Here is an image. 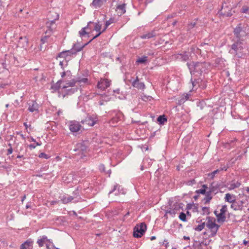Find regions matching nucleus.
<instances>
[{"instance_id": "nucleus-30", "label": "nucleus", "mask_w": 249, "mask_h": 249, "mask_svg": "<svg viewBox=\"0 0 249 249\" xmlns=\"http://www.w3.org/2000/svg\"><path fill=\"white\" fill-rule=\"evenodd\" d=\"M205 196L203 199L204 203V204H207L210 203L211 200L213 198V196H212V194H210L208 191L206 193Z\"/></svg>"}, {"instance_id": "nucleus-28", "label": "nucleus", "mask_w": 249, "mask_h": 249, "mask_svg": "<svg viewBox=\"0 0 249 249\" xmlns=\"http://www.w3.org/2000/svg\"><path fill=\"white\" fill-rule=\"evenodd\" d=\"M63 89H66V94H71L77 91L78 88L77 86L76 85L74 87H69L67 88Z\"/></svg>"}, {"instance_id": "nucleus-31", "label": "nucleus", "mask_w": 249, "mask_h": 249, "mask_svg": "<svg viewBox=\"0 0 249 249\" xmlns=\"http://www.w3.org/2000/svg\"><path fill=\"white\" fill-rule=\"evenodd\" d=\"M240 182L238 181L232 182L231 183L229 184V186L228 187V189L230 190H231L235 188H238L240 186Z\"/></svg>"}, {"instance_id": "nucleus-10", "label": "nucleus", "mask_w": 249, "mask_h": 249, "mask_svg": "<svg viewBox=\"0 0 249 249\" xmlns=\"http://www.w3.org/2000/svg\"><path fill=\"white\" fill-rule=\"evenodd\" d=\"M5 61L4 64L6 65L7 63L9 65L18 66V62L17 58L13 54L6 55Z\"/></svg>"}, {"instance_id": "nucleus-15", "label": "nucleus", "mask_w": 249, "mask_h": 249, "mask_svg": "<svg viewBox=\"0 0 249 249\" xmlns=\"http://www.w3.org/2000/svg\"><path fill=\"white\" fill-rule=\"evenodd\" d=\"M242 49V47L241 43L238 41L233 43L231 47V49L230 50V53H231L237 55L238 52Z\"/></svg>"}, {"instance_id": "nucleus-1", "label": "nucleus", "mask_w": 249, "mask_h": 249, "mask_svg": "<svg viewBox=\"0 0 249 249\" xmlns=\"http://www.w3.org/2000/svg\"><path fill=\"white\" fill-rule=\"evenodd\" d=\"M187 66L192 76L193 75L200 76L203 71H205L207 64L205 62L192 61L188 62Z\"/></svg>"}, {"instance_id": "nucleus-23", "label": "nucleus", "mask_w": 249, "mask_h": 249, "mask_svg": "<svg viewBox=\"0 0 249 249\" xmlns=\"http://www.w3.org/2000/svg\"><path fill=\"white\" fill-rule=\"evenodd\" d=\"M33 241L31 239H28L21 244L20 249H32Z\"/></svg>"}, {"instance_id": "nucleus-2", "label": "nucleus", "mask_w": 249, "mask_h": 249, "mask_svg": "<svg viewBox=\"0 0 249 249\" xmlns=\"http://www.w3.org/2000/svg\"><path fill=\"white\" fill-rule=\"evenodd\" d=\"M233 34L238 41L242 37L249 36V25L246 22L238 24L234 29Z\"/></svg>"}, {"instance_id": "nucleus-22", "label": "nucleus", "mask_w": 249, "mask_h": 249, "mask_svg": "<svg viewBox=\"0 0 249 249\" xmlns=\"http://www.w3.org/2000/svg\"><path fill=\"white\" fill-rule=\"evenodd\" d=\"M156 33L155 31L153 30L151 32H146L143 35L140 36V38L143 39H150L152 37L156 36Z\"/></svg>"}, {"instance_id": "nucleus-60", "label": "nucleus", "mask_w": 249, "mask_h": 249, "mask_svg": "<svg viewBox=\"0 0 249 249\" xmlns=\"http://www.w3.org/2000/svg\"><path fill=\"white\" fill-rule=\"evenodd\" d=\"M218 169L220 170V171H222V170L226 171L227 169V168L226 166H224L223 167L220 168V169Z\"/></svg>"}, {"instance_id": "nucleus-17", "label": "nucleus", "mask_w": 249, "mask_h": 249, "mask_svg": "<svg viewBox=\"0 0 249 249\" xmlns=\"http://www.w3.org/2000/svg\"><path fill=\"white\" fill-rule=\"evenodd\" d=\"M28 110L31 112L34 111H38L39 108V105L35 101H31L28 103Z\"/></svg>"}, {"instance_id": "nucleus-43", "label": "nucleus", "mask_w": 249, "mask_h": 249, "mask_svg": "<svg viewBox=\"0 0 249 249\" xmlns=\"http://www.w3.org/2000/svg\"><path fill=\"white\" fill-rule=\"evenodd\" d=\"M220 171V170L217 169L212 172V173L209 174L208 176L212 179H213L217 173H218Z\"/></svg>"}, {"instance_id": "nucleus-56", "label": "nucleus", "mask_w": 249, "mask_h": 249, "mask_svg": "<svg viewBox=\"0 0 249 249\" xmlns=\"http://www.w3.org/2000/svg\"><path fill=\"white\" fill-rule=\"evenodd\" d=\"M201 86L200 87L202 89H204L206 87L205 81L202 80V82L200 83Z\"/></svg>"}, {"instance_id": "nucleus-5", "label": "nucleus", "mask_w": 249, "mask_h": 249, "mask_svg": "<svg viewBox=\"0 0 249 249\" xmlns=\"http://www.w3.org/2000/svg\"><path fill=\"white\" fill-rule=\"evenodd\" d=\"M73 196L69 195H64L61 197L60 201L63 204H67L70 202H72L77 203L79 201V196L77 190L73 192Z\"/></svg>"}, {"instance_id": "nucleus-26", "label": "nucleus", "mask_w": 249, "mask_h": 249, "mask_svg": "<svg viewBox=\"0 0 249 249\" xmlns=\"http://www.w3.org/2000/svg\"><path fill=\"white\" fill-rule=\"evenodd\" d=\"M242 203L243 202H241V204H239V203L237 202H236L235 201L232 203V204L231 205V207L235 211H241L243 209Z\"/></svg>"}, {"instance_id": "nucleus-53", "label": "nucleus", "mask_w": 249, "mask_h": 249, "mask_svg": "<svg viewBox=\"0 0 249 249\" xmlns=\"http://www.w3.org/2000/svg\"><path fill=\"white\" fill-rule=\"evenodd\" d=\"M189 95L188 94H184L181 97L182 99H184V102L187 101L189 99Z\"/></svg>"}, {"instance_id": "nucleus-40", "label": "nucleus", "mask_w": 249, "mask_h": 249, "mask_svg": "<svg viewBox=\"0 0 249 249\" xmlns=\"http://www.w3.org/2000/svg\"><path fill=\"white\" fill-rule=\"evenodd\" d=\"M241 12L249 14V7L247 6H243L241 9Z\"/></svg>"}, {"instance_id": "nucleus-8", "label": "nucleus", "mask_w": 249, "mask_h": 249, "mask_svg": "<svg viewBox=\"0 0 249 249\" xmlns=\"http://www.w3.org/2000/svg\"><path fill=\"white\" fill-rule=\"evenodd\" d=\"M98 120L96 116L88 115L86 118L82 120L81 123L82 124H87L89 126H93L98 122Z\"/></svg>"}, {"instance_id": "nucleus-51", "label": "nucleus", "mask_w": 249, "mask_h": 249, "mask_svg": "<svg viewBox=\"0 0 249 249\" xmlns=\"http://www.w3.org/2000/svg\"><path fill=\"white\" fill-rule=\"evenodd\" d=\"M23 150V146L22 144H21L19 147L18 146L17 147L16 149V152H18V153H20Z\"/></svg>"}, {"instance_id": "nucleus-35", "label": "nucleus", "mask_w": 249, "mask_h": 249, "mask_svg": "<svg viewBox=\"0 0 249 249\" xmlns=\"http://www.w3.org/2000/svg\"><path fill=\"white\" fill-rule=\"evenodd\" d=\"M117 9L118 10H120V13L121 15L124 14L126 12L125 4L124 3L122 4L118 5L117 6Z\"/></svg>"}, {"instance_id": "nucleus-47", "label": "nucleus", "mask_w": 249, "mask_h": 249, "mask_svg": "<svg viewBox=\"0 0 249 249\" xmlns=\"http://www.w3.org/2000/svg\"><path fill=\"white\" fill-rule=\"evenodd\" d=\"M227 211V207L226 205H223L220 209V213L225 215L226 212Z\"/></svg>"}, {"instance_id": "nucleus-12", "label": "nucleus", "mask_w": 249, "mask_h": 249, "mask_svg": "<svg viewBox=\"0 0 249 249\" xmlns=\"http://www.w3.org/2000/svg\"><path fill=\"white\" fill-rule=\"evenodd\" d=\"M81 125L79 122L73 121H71L69 124V129L72 132H77L80 130Z\"/></svg>"}, {"instance_id": "nucleus-4", "label": "nucleus", "mask_w": 249, "mask_h": 249, "mask_svg": "<svg viewBox=\"0 0 249 249\" xmlns=\"http://www.w3.org/2000/svg\"><path fill=\"white\" fill-rule=\"evenodd\" d=\"M59 15H56V18L54 19L50 20L46 23L47 27L49 28L48 30L45 32L46 35L42 37L41 39V41L42 44L47 42V40L51 34L53 33V30L54 28V21L58 18Z\"/></svg>"}, {"instance_id": "nucleus-49", "label": "nucleus", "mask_w": 249, "mask_h": 249, "mask_svg": "<svg viewBox=\"0 0 249 249\" xmlns=\"http://www.w3.org/2000/svg\"><path fill=\"white\" fill-rule=\"evenodd\" d=\"M38 157L39 158H43V159H48L49 157L48 156V155L46 154L45 153H41Z\"/></svg>"}, {"instance_id": "nucleus-9", "label": "nucleus", "mask_w": 249, "mask_h": 249, "mask_svg": "<svg viewBox=\"0 0 249 249\" xmlns=\"http://www.w3.org/2000/svg\"><path fill=\"white\" fill-rule=\"evenodd\" d=\"M88 79L87 78H78L76 80L72 79L71 81L69 82H67L66 83V85L63 86V89L67 88L69 87H74L76 86V84H80L81 83H86L88 82Z\"/></svg>"}, {"instance_id": "nucleus-48", "label": "nucleus", "mask_w": 249, "mask_h": 249, "mask_svg": "<svg viewBox=\"0 0 249 249\" xmlns=\"http://www.w3.org/2000/svg\"><path fill=\"white\" fill-rule=\"evenodd\" d=\"M142 99L143 101H147L148 100L150 101L152 99V97L150 96L144 95L142 96Z\"/></svg>"}, {"instance_id": "nucleus-27", "label": "nucleus", "mask_w": 249, "mask_h": 249, "mask_svg": "<svg viewBox=\"0 0 249 249\" xmlns=\"http://www.w3.org/2000/svg\"><path fill=\"white\" fill-rule=\"evenodd\" d=\"M132 85L133 87L139 89H144L145 88V85L143 82H138L136 83V81H133Z\"/></svg>"}, {"instance_id": "nucleus-39", "label": "nucleus", "mask_w": 249, "mask_h": 249, "mask_svg": "<svg viewBox=\"0 0 249 249\" xmlns=\"http://www.w3.org/2000/svg\"><path fill=\"white\" fill-rule=\"evenodd\" d=\"M94 25V30L96 32H102L101 31L102 28V24L99 22L94 23L92 24Z\"/></svg>"}, {"instance_id": "nucleus-19", "label": "nucleus", "mask_w": 249, "mask_h": 249, "mask_svg": "<svg viewBox=\"0 0 249 249\" xmlns=\"http://www.w3.org/2000/svg\"><path fill=\"white\" fill-rule=\"evenodd\" d=\"M72 51L73 50L71 49L63 51L58 53L57 57L66 59L67 57L68 56H71L73 55H75V52H73Z\"/></svg>"}, {"instance_id": "nucleus-41", "label": "nucleus", "mask_w": 249, "mask_h": 249, "mask_svg": "<svg viewBox=\"0 0 249 249\" xmlns=\"http://www.w3.org/2000/svg\"><path fill=\"white\" fill-rule=\"evenodd\" d=\"M149 159L147 158H144L142 161V164L141 165V170H143L144 168H147L146 165H145V163L146 162H148L149 161Z\"/></svg>"}, {"instance_id": "nucleus-44", "label": "nucleus", "mask_w": 249, "mask_h": 249, "mask_svg": "<svg viewBox=\"0 0 249 249\" xmlns=\"http://www.w3.org/2000/svg\"><path fill=\"white\" fill-rule=\"evenodd\" d=\"M179 218L182 221L185 222L186 221V216L185 213H184L183 212H181L179 215Z\"/></svg>"}, {"instance_id": "nucleus-63", "label": "nucleus", "mask_w": 249, "mask_h": 249, "mask_svg": "<svg viewBox=\"0 0 249 249\" xmlns=\"http://www.w3.org/2000/svg\"><path fill=\"white\" fill-rule=\"evenodd\" d=\"M59 65L61 66V68L63 69V61H60L59 62Z\"/></svg>"}, {"instance_id": "nucleus-29", "label": "nucleus", "mask_w": 249, "mask_h": 249, "mask_svg": "<svg viewBox=\"0 0 249 249\" xmlns=\"http://www.w3.org/2000/svg\"><path fill=\"white\" fill-rule=\"evenodd\" d=\"M225 201L232 203L235 200V196L229 193H227L225 195Z\"/></svg>"}, {"instance_id": "nucleus-7", "label": "nucleus", "mask_w": 249, "mask_h": 249, "mask_svg": "<svg viewBox=\"0 0 249 249\" xmlns=\"http://www.w3.org/2000/svg\"><path fill=\"white\" fill-rule=\"evenodd\" d=\"M146 225L144 223H141L134 229L133 236L135 238H140L145 233L146 230Z\"/></svg>"}, {"instance_id": "nucleus-46", "label": "nucleus", "mask_w": 249, "mask_h": 249, "mask_svg": "<svg viewBox=\"0 0 249 249\" xmlns=\"http://www.w3.org/2000/svg\"><path fill=\"white\" fill-rule=\"evenodd\" d=\"M206 191L205 190V189H198V190H196V193L197 194H202V195H205L206 193Z\"/></svg>"}, {"instance_id": "nucleus-20", "label": "nucleus", "mask_w": 249, "mask_h": 249, "mask_svg": "<svg viewBox=\"0 0 249 249\" xmlns=\"http://www.w3.org/2000/svg\"><path fill=\"white\" fill-rule=\"evenodd\" d=\"M190 55L191 54L190 52L185 51L178 54L177 58L181 61H186L189 59Z\"/></svg>"}, {"instance_id": "nucleus-14", "label": "nucleus", "mask_w": 249, "mask_h": 249, "mask_svg": "<svg viewBox=\"0 0 249 249\" xmlns=\"http://www.w3.org/2000/svg\"><path fill=\"white\" fill-rule=\"evenodd\" d=\"M67 82L65 79L59 80L56 83L52 85L51 89H52L53 91H56L59 90L61 87L63 89V86L66 85Z\"/></svg>"}, {"instance_id": "nucleus-33", "label": "nucleus", "mask_w": 249, "mask_h": 249, "mask_svg": "<svg viewBox=\"0 0 249 249\" xmlns=\"http://www.w3.org/2000/svg\"><path fill=\"white\" fill-rule=\"evenodd\" d=\"M217 221L219 223H223L226 220V216L225 214L219 213L216 215Z\"/></svg>"}, {"instance_id": "nucleus-45", "label": "nucleus", "mask_w": 249, "mask_h": 249, "mask_svg": "<svg viewBox=\"0 0 249 249\" xmlns=\"http://www.w3.org/2000/svg\"><path fill=\"white\" fill-rule=\"evenodd\" d=\"M106 30V28H104L103 29V31H102V32H98V33L95 36H94L91 40H90L88 42V43H89L90 42H91L93 39L96 38L97 37H98V36H100V35L103 33Z\"/></svg>"}, {"instance_id": "nucleus-21", "label": "nucleus", "mask_w": 249, "mask_h": 249, "mask_svg": "<svg viewBox=\"0 0 249 249\" xmlns=\"http://www.w3.org/2000/svg\"><path fill=\"white\" fill-rule=\"evenodd\" d=\"M88 44L87 43L84 45H81L79 43H75L73 45L71 49L73 50L72 52H75L76 55L77 52L81 51Z\"/></svg>"}, {"instance_id": "nucleus-38", "label": "nucleus", "mask_w": 249, "mask_h": 249, "mask_svg": "<svg viewBox=\"0 0 249 249\" xmlns=\"http://www.w3.org/2000/svg\"><path fill=\"white\" fill-rule=\"evenodd\" d=\"M147 56H142L141 57H139L136 61V63L138 64H144L147 61Z\"/></svg>"}, {"instance_id": "nucleus-24", "label": "nucleus", "mask_w": 249, "mask_h": 249, "mask_svg": "<svg viewBox=\"0 0 249 249\" xmlns=\"http://www.w3.org/2000/svg\"><path fill=\"white\" fill-rule=\"evenodd\" d=\"M120 186L116 184L113 187V189L109 192V195L114 193L115 195H119L120 194H124L123 191L120 189Z\"/></svg>"}, {"instance_id": "nucleus-3", "label": "nucleus", "mask_w": 249, "mask_h": 249, "mask_svg": "<svg viewBox=\"0 0 249 249\" xmlns=\"http://www.w3.org/2000/svg\"><path fill=\"white\" fill-rule=\"evenodd\" d=\"M207 222L206 223L207 227L210 230L211 237H214L217 233V232L220 227V226L216 224L214 218L208 216L206 218Z\"/></svg>"}, {"instance_id": "nucleus-34", "label": "nucleus", "mask_w": 249, "mask_h": 249, "mask_svg": "<svg viewBox=\"0 0 249 249\" xmlns=\"http://www.w3.org/2000/svg\"><path fill=\"white\" fill-rule=\"evenodd\" d=\"M197 222L200 223L201 224L195 228L194 230L197 231H200L204 229L206 224L204 222H202V220H200V221H198Z\"/></svg>"}, {"instance_id": "nucleus-64", "label": "nucleus", "mask_w": 249, "mask_h": 249, "mask_svg": "<svg viewBox=\"0 0 249 249\" xmlns=\"http://www.w3.org/2000/svg\"><path fill=\"white\" fill-rule=\"evenodd\" d=\"M119 117H119V116H118V117H117L116 118H113V119H112V120H113V121L117 122V121H118V120H119Z\"/></svg>"}, {"instance_id": "nucleus-54", "label": "nucleus", "mask_w": 249, "mask_h": 249, "mask_svg": "<svg viewBox=\"0 0 249 249\" xmlns=\"http://www.w3.org/2000/svg\"><path fill=\"white\" fill-rule=\"evenodd\" d=\"M196 25V22L190 23L188 26V29H191L194 28Z\"/></svg>"}, {"instance_id": "nucleus-50", "label": "nucleus", "mask_w": 249, "mask_h": 249, "mask_svg": "<svg viewBox=\"0 0 249 249\" xmlns=\"http://www.w3.org/2000/svg\"><path fill=\"white\" fill-rule=\"evenodd\" d=\"M99 169L102 172H106L105 165L103 164H101L99 165Z\"/></svg>"}, {"instance_id": "nucleus-42", "label": "nucleus", "mask_w": 249, "mask_h": 249, "mask_svg": "<svg viewBox=\"0 0 249 249\" xmlns=\"http://www.w3.org/2000/svg\"><path fill=\"white\" fill-rule=\"evenodd\" d=\"M202 214L203 215L209 214L210 213V210H209V207H203L202 208Z\"/></svg>"}, {"instance_id": "nucleus-16", "label": "nucleus", "mask_w": 249, "mask_h": 249, "mask_svg": "<svg viewBox=\"0 0 249 249\" xmlns=\"http://www.w3.org/2000/svg\"><path fill=\"white\" fill-rule=\"evenodd\" d=\"M198 76L193 75L192 76L191 78V82L192 84L193 88H197L198 87H200V83L202 82V79L200 77L197 78Z\"/></svg>"}, {"instance_id": "nucleus-18", "label": "nucleus", "mask_w": 249, "mask_h": 249, "mask_svg": "<svg viewBox=\"0 0 249 249\" xmlns=\"http://www.w3.org/2000/svg\"><path fill=\"white\" fill-rule=\"evenodd\" d=\"M46 242L52 243L51 240L50 239H48L46 235H42L40 236L36 242L37 244L38 245V246L39 247H43L44 245L46 243Z\"/></svg>"}, {"instance_id": "nucleus-36", "label": "nucleus", "mask_w": 249, "mask_h": 249, "mask_svg": "<svg viewBox=\"0 0 249 249\" xmlns=\"http://www.w3.org/2000/svg\"><path fill=\"white\" fill-rule=\"evenodd\" d=\"M178 209V206H176L174 209H170L169 210H167L166 212V214L169 213L172 216H174L177 213V211Z\"/></svg>"}, {"instance_id": "nucleus-61", "label": "nucleus", "mask_w": 249, "mask_h": 249, "mask_svg": "<svg viewBox=\"0 0 249 249\" xmlns=\"http://www.w3.org/2000/svg\"><path fill=\"white\" fill-rule=\"evenodd\" d=\"M66 74H67V72H66L65 71L61 73V77H62V78H64L65 77V76L66 75Z\"/></svg>"}, {"instance_id": "nucleus-6", "label": "nucleus", "mask_w": 249, "mask_h": 249, "mask_svg": "<svg viewBox=\"0 0 249 249\" xmlns=\"http://www.w3.org/2000/svg\"><path fill=\"white\" fill-rule=\"evenodd\" d=\"M232 6L230 4V2H224L223 3L221 9L218 12L220 15H222L225 17H231L232 15L231 11Z\"/></svg>"}, {"instance_id": "nucleus-57", "label": "nucleus", "mask_w": 249, "mask_h": 249, "mask_svg": "<svg viewBox=\"0 0 249 249\" xmlns=\"http://www.w3.org/2000/svg\"><path fill=\"white\" fill-rule=\"evenodd\" d=\"M13 151V150L12 147H9V148H8V150H7V155H10L12 153Z\"/></svg>"}, {"instance_id": "nucleus-52", "label": "nucleus", "mask_w": 249, "mask_h": 249, "mask_svg": "<svg viewBox=\"0 0 249 249\" xmlns=\"http://www.w3.org/2000/svg\"><path fill=\"white\" fill-rule=\"evenodd\" d=\"M113 20L112 19H110L109 20H107L105 24V28H106V29L110 24H111L112 23H113Z\"/></svg>"}, {"instance_id": "nucleus-58", "label": "nucleus", "mask_w": 249, "mask_h": 249, "mask_svg": "<svg viewBox=\"0 0 249 249\" xmlns=\"http://www.w3.org/2000/svg\"><path fill=\"white\" fill-rule=\"evenodd\" d=\"M196 183V181L195 179H192L191 180H189L188 182V184L189 185H193Z\"/></svg>"}, {"instance_id": "nucleus-55", "label": "nucleus", "mask_w": 249, "mask_h": 249, "mask_svg": "<svg viewBox=\"0 0 249 249\" xmlns=\"http://www.w3.org/2000/svg\"><path fill=\"white\" fill-rule=\"evenodd\" d=\"M184 102V99H182L181 97H180V99L178 100V105L180 106L183 104Z\"/></svg>"}, {"instance_id": "nucleus-59", "label": "nucleus", "mask_w": 249, "mask_h": 249, "mask_svg": "<svg viewBox=\"0 0 249 249\" xmlns=\"http://www.w3.org/2000/svg\"><path fill=\"white\" fill-rule=\"evenodd\" d=\"M29 147L30 149H32L35 148L36 145L34 144H30V145H29Z\"/></svg>"}, {"instance_id": "nucleus-37", "label": "nucleus", "mask_w": 249, "mask_h": 249, "mask_svg": "<svg viewBox=\"0 0 249 249\" xmlns=\"http://www.w3.org/2000/svg\"><path fill=\"white\" fill-rule=\"evenodd\" d=\"M210 194L215 195L218 192V189L217 187L213 186V184L210 186L209 190L208 191Z\"/></svg>"}, {"instance_id": "nucleus-25", "label": "nucleus", "mask_w": 249, "mask_h": 249, "mask_svg": "<svg viewBox=\"0 0 249 249\" xmlns=\"http://www.w3.org/2000/svg\"><path fill=\"white\" fill-rule=\"evenodd\" d=\"M93 22L89 21L88 22V25L86 27H85L82 28V29L79 32V35L81 37H82L84 36L89 34V32L86 31V30H88L89 28L90 29V24H93Z\"/></svg>"}, {"instance_id": "nucleus-62", "label": "nucleus", "mask_w": 249, "mask_h": 249, "mask_svg": "<svg viewBox=\"0 0 249 249\" xmlns=\"http://www.w3.org/2000/svg\"><path fill=\"white\" fill-rule=\"evenodd\" d=\"M208 188V187H207V185H206V184H203L202 185V189H205V190L206 191V189Z\"/></svg>"}, {"instance_id": "nucleus-13", "label": "nucleus", "mask_w": 249, "mask_h": 249, "mask_svg": "<svg viewBox=\"0 0 249 249\" xmlns=\"http://www.w3.org/2000/svg\"><path fill=\"white\" fill-rule=\"evenodd\" d=\"M110 85V81L107 79H101L98 82L97 87L102 90H104L109 87Z\"/></svg>"}, {"instance_id": "nucleus-11", "label": "nucleus", "mask_w": 249, "mask_h": 249, "mask_svg": "<svg viewBox=\"0 0 249 249\" xmlns=\"http://www.w3.org/2000/svg\"><path fill=\"white\" fill-rule=\"evenodd\" d=\"M108 0H93L90 6L95 9L100 8L104 6Z\"/></svg>"}, {"instance_id": "nucleus-32", "label": "nucleus", "mask_w": 249, "mask_h": 249, "mask_svg": "<svg viewBox=\"0 0 249 249\" xmlns=\"http://www.w3.org/2000/svg\"><path fill=\"white\" fill-rule=\"evenodd\" d=\"M157 121L160 124H164L165 122H167V119L164 115H160L157 118Z\"/></svg>"}]
</instances>
